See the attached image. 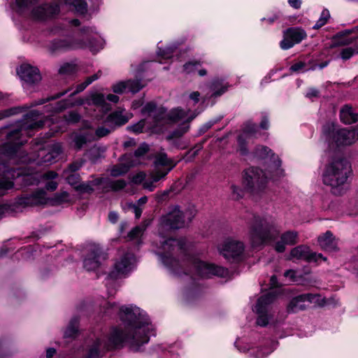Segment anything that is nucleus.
I'll return each instance as SVG.
<instances>
[{
  "instance_id": "nucleus-55",
  "label": "nucleus",
  "mask_w": 358,
  "mask_h": 358,
  "mask_svg": "<svg viewBox=\"0 0 358 358\" xmlns=\"http://www.w3.org/2000/svg\"><path fill=\"white\" fill-rule=\"evenodd\" d=\"M145 176L146 175L144 172H139L132 177L131 182L136 185H138L141 183L143 184V182L145 180Z\"/></svg>"
},
{
  "instance_id": "nucleus-2",
  "label": "nucleus",
  "mask_w": 358,
  "mask_h": 358,
  "mask_svg": "<svg viewBox=\"0 0 358 358\" xmlns=\"http://www.w3.org/2000/svg\"><path fill=\"white\" fill-rule=\"evenodd\" d=\"M108 309L119 315L125 326V332L117 328L113 330L110 341L114 347L126 341L137 350L141 345L148 343L152 327L138 308L133 306L120 307L115 303H108ZM108 313H110V311L108 310Z\"/></svg>"
},
{
  "instance_id": "nucleus-42",
  "label": "nucleus",
  "mask_w": 358,
  "mask_h": 358,
  "mask_svg": "<svg viewBox=\"0 0 358 358\" xmlns=\"http://www.w3.org/2000/svg\"><path fill=\"white\" fill-rule=\"evenodd\" d=\"M201 64L198 61H189L186 62L181 69V73L185 74H191L194 73L200 67Z\"/></svg>"
},
{
  "instance_id": "nucleus-18",
  "label": "nucleus",
  "mask_w": 358,
  "mask_h": 358,
  "mask_svg": "<svg viewBox=\"0 0 358 358\" xmlns=\"http://www.w3.org/2000/svg\"><path fill=\"white\" fill-rule=\"evenodd\" d=\"M243 250V243L234 239L225 241L219 247L220 253L229 261H234L238 259L242 255Z\"/></svg>"
},
{
  "instance_id": "nucleus-57",
  "label": "nucleus",
  "mask_w": 358,
  "mask_h": 358,
  "mask_svg": "<svg viewBox=\"0 0 358 358\" xmlns=\"http://www.w3.org/2000/svg\"><path fill=\"white\" fill-rule=\"evenodd\" d=\"M259 127L262 129H268L269 127V120L266 116H264L261 120Z\"/></svg>"
},
{
  "instance_id": "nucleus-35",
  "label": "nucleus",
  "mask_w": 358,
  "mask_h": 358,
  "mask_svg": "<svg viewBox=\"0 0 358 358\" xmlns=\"http://www.w3.org/2000/svg\"><path fill=\"white\" fill-rule=\"evenodd\" d=\"M60 3L69 4L73 6L77 13L84 14L87 12V3L85 0H55Z\"/></svg>"
},
{
  "instance_id": "nucleus-26",
  "label": "nucleus",
  "mask_w": 358,
  "mask_h": 358,
  "mask_svg": "<svg viewBox=\"0 0 358 358\" xmlns=\"http://www.w3.org/2000/svg\"><path fill=\"white\" fill-rule=\"evenodd\" d=\"M317 241L320 246L324 250L336 252L338 250V241L329 231H327L322 236H319Z\"/></svg>"
},
{
  "instance_id": "nucleus-44",
  "label": "nucleus",
  "mask_w": 358,
  "mask_h": 358,
  "mask_svg": "<svg viewBox=\"0 0 358 358\" xmlns=\"http://www.w3.org/2000/svg\"><path fill=\"white\" fill-rule=\"evenodd\" d=\"M78 320L77 319H73L67 327L66 330L64 332V337L65 338H71L74 337L77 332H78Z\"/></svg>"
},
{
  "instance_id": "nucleus-3",
  "label": "nucleus",
  "mask_w": 358,
  "mask_h": 358,
  "mask_svg": "<svg viewBox=\"0 0 358 358\" xmlns=\"http://www.w3.org/2000/svg\"><path fill=\"white\" fill-rule=\"evenodd\" d=\"M184 97L189 107L187 110L177 107L166 113L164 108H157L153 102L146 103L142 108V114L152 119V122L147 127L148 129L154 132H161L165 124L182 121L183 122L182 127L176 131L174 135L180 136L187 132L189 129L188 123L198 115V113L191 110L190 108L199 102L200 94L198 92H193Z\"/></svg>"
},
{
  "instance_id": "nucleus-12",
  "label": "nucleus",
  "mask_w": 358,
  "mask_h": 358,
  "mask_svg": "<svg viewBox=\"0 0 358 358\" xmlns=\"http://www.w3.org/2000/svg\"><path fill=\"white\" fill-rule=\"evenodd\" d=\"M110 129L104 127H100L94 131L92 128L86 126L79 133L72 134L71 138L73 147L78 150L80 149L87 142L96 141L110 134Z\"/></svg>"
},
{
  "instance_id": "nucleus-60",
  "label": "nucleus",
  "mask_w": 358,
  "mask_h": 358,
  "mask_svg": "<svg viewBox=\"0 0 358 358\" xmlns=\"http://www.w3.org/2000/svg\"><path fill=\"white\" fill-rule=\"evenodd\" d=\"M318 95H319V91L315 88L310 89L306 94V96L310 99H311L313 97H317V96H318Z\"/></svg>"
},
{
  "instance_id": "nucleus-14",
  "label": "nucleus",
  "mask_w": 358,
  "mask_h": 358,
  "mask_svg": "<svg viewBox=\"0 0 358 358\" xmlns=\"http://www.w3.org/2000/svg\"><path fill=\"white\" fill-rule=\"evenodd\" d=\"M275 299L273 292L271 291L265 295L262 296L257 300L255 310L258 315L257 324L265 327L268 324L270 315L268 314V306Z\"/></svg>"
},
{
  "instance_id": "nucleus-34",
  "label": "nucleus",
  "mask_w": 358,
  "mask_h": 358,
  "mask_svg": "<svg viewBox=\"0 0 358 358\" xmlns=\"http://www.w3.org/2000/svg\"><path fill=\"white\" fill-rule=\"evenodd\" d=\"M138 163H121L114 165L110 170V176L113 177H119L127 173L129 169L137 164Z\"/></svg>"
},
{
  "instance_id": "nucleus-25",
  "label": "nucleus",
  "mask_w": 358,
  "mask_h": 358,
  "mask_svg": "<svg viewBox=\"0 0 358 358\" xmlns=\"http://www.w3.org/2000/svg\"><path fill=\"white\" fill-rule=\"evenodd\" d=\"M132 117V113L119 108L107 117L106 122L116 126H121L126 124Z\"/></svg>"
},
{
  "instance_id": "nucleus-58",
  "label": "nucleus",
  "mask_w": 358,
  "mask_h": 358,
  "mask_svg": "<svg viewBox=\"0 0 358 358\" xmlns=\"http://www.w3.org/2000/svg\"><path fill=\"white\" fill-rule=\"evenodd\" d=\"M289 6L295 9H299L301 6V0H288Z\"/></svg>"
},
{
  "instance_id": "nucleus-63",
  "label": "nucleus",
  "mask_w": 358,
  "mask_h": 358,
  "mask_svg": "<svg viewBox=\"0 0 358 358\" xmlns=\"http://www.w3.org/2000/svg\"><path fill=\"white\" fill-rule=\"evenodd\" d=\"M106 99L113 102V103H117L119 101V96L115 95V94H109L107 97H106Z\"/></svg>"
},
{
  "instance_id": "nucleus-59",
  "label": "nucleus",
  "mask_w": 358,
  "mask_h": 358,
  "mask_svg": "<svg viewBox=\"0 0 358 358\" xmlns=\"http://www.w3.org/2000/svg\"><path fill=\"white\" fill-rule=\"evenodd\" d=\"M280 17V13H275L273 16L269 17H264L262 18V21H267L268 23L271 24L274 22L276 20H278Z\"/></svg>"
},
{
  "instance_id": "nucleus-10",
  "label": "nucleus",
  "mask_w": 358,
  "mask_h": 358,
  "mask_svg": "<svg viewBox=\"0 0 358 358\" xmlns=\"http://www.w3.org/2000/svg\"><path fill=\"white\" fill-rule=\"evenodd\" d=\"M152 169L150 172V180H144L143 187L150 192L156 188L155 182L164 178L176 166L178 162L171 158H153Z\"/></svg>"
},
{
  "instance_id": "nucleus-16",
  "label": "nucleus",
  "mask_w": 358,
  "mask_h": 358,
  "mask_svg": "<svg viewBox=\"0 0 358 358\" xmlns=\"http://www.w3.org/2000/svg\"><path fill=\"white\" fill-rule=\"evenodd\" d=\"M185 224L184 215L178 206H174L160 218V227L164 229H180L183 227Z\"/></svg>"
},
{
  "instance_id": "nucleus-48",
  "label": "nucleus",
  "mask_w": 358,
  "mask_h": 358,
  "mask_svg": "<svg viewBox=\"0 0 358 358\" xmlns=\"http://www.w3.org/2000/svg\"><path fill=\"white\" fill-rule=\"evenodd\" d=\"M76 71V65L73 63H64L59 69V73L62 75L71 74Z\"/></svg>"
},
{
  "instance_id": "nucleus-32",
  "label": "nucleus",
  "mask_w": 358,
  "mask_h": 358,
  "mask_svg": "<svg viewBox=\"0 0 358 358\" xmlns=\"http://www.w3.org/2000/svg\"><path fill=\"white\" fill-rule=\"evenodd\" d=\"M57 176L58 174L52 171H48L41 176V178L44 180H47L45 184V188L46 190L53 192L57 189L59 184L54 180L57 178Z\"/></svg>"
},
{
  "instance_id": "nucleus-52",
  "label": "nucleus",
  "mask_w": 358,
  "mask_h": 358,
  "mask_svg": "<svg viewBox=\"0 0 358 358\" xmlns=\"http://www.w3.org/2000/svg\"><path fill=\"white\" fill-rule=\"evenodd\" d=\"M13 187L12 181L0 178V195L3 194V191L11 189Z\"/></svg>"
},
{
  "instance_id": "nucleus-19",
  "label": "nucleus",
  "mask_w": 358,
  "mask_h": 358,
  "mask_svg": "<svg viewBox=\"0 0 358 358\" xmlns=\"http://www.w3.org/2000/svg\"><path fill=\"white\" fill-rule=\"evenodd\" d=\"M306 31L299 27H292L283 31V38L280 43L282 50H288L306 38Z\"/></svg>"
},
{
  "instance_id": "nucleus-7",
  "label": "nucleus",
  "mask_w": 358,
  "mask_h": 358,
  "mask_svg": "<svg viewBox=\"0 0 358 358\" xmlns=\"http://www.w3.org/2000/svg\"><path fill=\"white\" fill-rule=\"evenodd\" d=\"M322 138L330 150L338 154L345 146L358 140V125L353 129L340 128L334 123L326 124L322 129Z\"/></svg>"
},
{
  "instance_id": "nucleus-61",
  "label": "nucleus",
  "mask_w": 358,
  "mask_h": 358,
  "mask_svg": "<svg viewBox=\"0 0 358 358\" xmlns=\"http://www.w3.org/2000/svg\"><path fill=\"white\" fill-rule=\"evenodd\" d=\"M130 206L134 209L136 217L138 219L141 215L142 210L135 204H131Z\"/></svg>"
},
{
  "instance_id": "nucleus-62",
  "label": "nucleus",
  "mask_w": 358,
  "mask_h": 358,
  "mask_svg": "<svg viewBox=\"0 0 358 358\" xmlns=\"http://www.w3.org/2000/svg\"><path fill=\"white\" fill-rule=\"evenodd\" d=\"M108 219L110 222L115 223L118 220V215L115 212H110L108 215Z\"/></svg>"
},
{
  "instance_id": "nucleus-1",
  "label": "nucleus",
  "mask_w": 358,
  "mask_h": 358,
  "mask_svg": "<svg viewBox=\"0 0 358 358\" xmlns=\"http://www.w3.org/2000/svg\"><path fill=\"white\" fill-rule=\"evenodd\" d=\"M50 103L45 106V112L51 113L47 117L51 118L42 121L36 110H31L17 125L10 128L1 129L2 139L0 142V154H13L32 136L34 132L41 128L44 124L50 127L51 135L62 132L65 130L67 123H75L80 120V115L71 111L63 119L55 115L59 111H55L57 103Z\"/></svg>"
},
{
  "instance_id": "nucleus-21",
  "label": "nucleus",
  "mask_w": 358,
  "mask_h": 358,
  "mask_svg": "<svg viewBox=\"0 0 358 358\" xmlns=\"http://www.w3.org/2000/svg\"><path fill=\"white\" fill-rule=\"evenodd\" d=\"M290 259H301L308 262H317L320 259H323L324 261L326 260V258H324L322 254L311 252L309 248L303 245L292 249Z\"/></svg>"
},
{
  "instance_id": "nucleus-41",
  "label": "nucleus",
  "mask_w": 358,
  "mask_h": 358,
  "mask_svg": "<svg viewBox=\"0 0 358 358\" xmlns=\"http://www.w3.org/2000/svg\"><path fill=\"white\" fill-rule=\"evenodd\" d=\"M253 155L255 157H273L275 153L270 148L259 145L255 148Z\"/></svg>"
},
{
  "instance_id": "nucleus-6",
  "label": "nucleus",
  "mask_w": 358,
  "mask_h": 358,
  "mask_svg": "<svg viewBox=\"0 0 358 358\" xmlns=\"http://www.w3.org/2000/svg\"><path fill=\"white\" fill-rule=\"evenodd\" d=\"M352 170L348 158H334L327 164L322 173V180L325 185L331 187L335 195H341L345 191V185Z\"/></svg>"
},
{
  "instance_id": "nucleus-15",
  "label": "nucleus",
  "mask_w": 358,
  "mask_h": 358,
  "mask_svg": "<svg viewBox=\"0 0 358 358\" xmlns=\"http://www.w3.org/2000/svg\"><path fill=\"white\" fill-rule=\"evenodd\" d=\"M134 262L133 254L130 252L124 254L115 262L113 269L109 273V278L116 279L126 276L132 270Z\"/></svg>"
},
{
  "instance_id": "nucleus-38",
  "label": "nucleus",
  "mask_w": 358,
  "mask_h": 358,
  "mask_svg": "<svg viewBox=\"0 0 358 358\" xmlns=\"http://www.w3.org/2000/svg\"><path fill=\"white\" fill-rule=\"evenodd\" d=\"M101 76V71H99L97 73L94 75L88 77L86 80L80 85H78L76 87V90L71 94H76L83 91L89 85H90L92 82L99 79Z\"/></svg>"
},
{
  "instance_id": "nucleus-33",
  "label": "nucleus",
  "mask_w": 358,
  "mask_h": 358,
  "mask_svg": "<svg viewBox=\"0 0 358 358\" xmlns=\"http://www.w3.org/2000/svg\"><path fill=\"white\" fill-rule=\"evenodd\" d=\"M340 117L341 121L345 124H352L357 120V115L348 106H345L341 109Z\"/></svg>"
},
{
  "instance_id": "nucleus-28",
  "label": "nucleus",
  "mask_w": 358,
  "mask_h": 358,
  "mask_svg": "<svg viewBox=\"0 0 358 358\" xmlns=\"http://www.w3.org/2000/svg\"><path fill=\"white\" fill-rule=\"evenodd\" d=\"M37 150L39 151L38 155L55 157L62 152V146L59 143L45 142L41 145H38Z\"/></svg>"
},
{
  "instance_id": "nucleus-8",
  "label": "nucleus",
  "mask_w": 358,
  "mask_h": 358,
  "mask_svg": "<svg viewBox=\"0 0 358 358\" xmlns=\"http://www.w3.org/2000/svg\"><path fill=\"white\" fill-rule=\"evenodd\" d=\"M279 234L280 229L272 217H254L249 231L250 239L254 247L275 240Z\"/></svg>"
},
{
  "instance_id": "nucleus-50",
  "label": "nucleus",
  "mask_w": 358,
  "mask_h": 358,
  "mask_svg": "<svg viewBox=\"0 0 358 358\" xmlns=\"http://www.w3.org/2000/svg\"><path fill=\"white\" fill-rule=\"evenodd\" d=\"M66 182L75 189V186L80 182V176L78 173H73L66 177Z\"/></svg>"
},
{
  "instance_id": "nucleus-43",
  "label": "nucleus",
  "mask_w": 358,
  "mask_h": 358,
  "mask_svg": "<svg viewBox=\"0 0 358 358\" xmlns=\"http://www.w3.org/2000/svg\"><path fill=\"white\" fill-rule=\"evenodd\" d=\"M146 124L145 120H141L136 124L128 126L127 130L135 134H138L144 131Z\"/></svg>"
},
{
  "instance_id": "nucleus-13",
  "label": "nucleus",
  "mask_w": 358,
  "mask_h": 358,
  "mask_svg": "<svg viewBox=\"0 0 358 358\" xmlns=\"http://www.w3.org/2000/svg\"><path fill=\"white\" fill-rule=\"evenodd\" d=\"M94 106L101 108L103 110L107 111L110 109L109 105L106 102V98L101 93H93L90 94L85 100L78 99L75 101L71 100H63L57 103V107L55 111H62L66 108L74 105Z\"/></svg>"
},
{
  "instance_id": "nucleus-53",
  "label": "nucleus",
  "mask_w": 358,
  "mask_h": 358,
  "mask_svg": "<svg viewBox=\"0 0 358 358\" xmlns=\"http://www.w3.org/2000/svg\"><path fill=\"white\" fill-rule=\"evenodd\" d=\"M231 188L234 199L238 200L243 196V191L241 188L236 185H231Z\"/></svg>"
},
{
  "instance_id": "nucleus-11",
  "label": "nucleus",
  "mask_w": 358,
  "mask_h": 358,
  "mask_svg": "<svg viewBox=\"0 0 358 358\" xmlns=\"http://www.w3.org/2000/svg\"><path fill=\"white\" fill-rule=\"evenodd\" d=\"M36 0H15L16 9L20 13L31 10V17L36 20H45L56 15L59 7L46 4L33 7Z\"/></svg>"
},
{
  "instance_id": "nucleus-36",
  "label": "nucleus",
  "mask_w": 358,
  "mask_h": 358,
  "mask_svg": "<svg viewBox=\"0 0 358 358\" xmlns=\"http://www.w3.org/2000/svg\"><path fill=\"white\" fill-rule=\"evenodd\" d=\"M101 182V179H96L94 182H79L75 186V189L80 193H91L93 192V185H99Z\"/></svg>"
},
{
  "instance_id": "nucleus-46",
  "label": "nucleus",
  "mask_w": 358,
  "mask_h": 358,
  "mask_svg": "<svg viewBox=\"0 0 358 358\" xmlns=\"http://www.w3.org/2000/svg\"><path fill=\"white\" fill-rule=\"evenodd\" d=\"M127 185V182L123 179L110 181L108 187L113 191H120L124 189Z\"/></svg>"
},
{
  "instance_id": "nucleus-51",
  "label": "nucleus",
  "mask_w": 358,
  "mask_h": 358,
  "mask_svg": "<svg viewBox=\"0 0 358 358\" xmlns=\"http://www.w3.org/2000/svg\"><path fill=\"white\" fill-rule=\"evenodd\" d=\"M355 53H358V50H356L354 48L350 47V48H344L341 51V55L342 59H348Z\"/></svg>"
},
{
  "instance_id": "nucleus-40",
  "label": "nucleus",
  "mask_w": 358,
  "mask_h": 358,
  "mask_svg": "<svg viewBox=\"0 0 358 358\" xmlns=\"http://www.w3.org/2000/svg\"><path fill=\"white\" fill-rule=\"evenodd\" d=\"M71 200L70 194L66 192H61L55 194L52 199H50V202L52 204H62L64 203H69Z\"/></svg>"
},
{
  "instance_id": "nucleus-39",
  "label": "nucleus",
  "mask_w": 358,
  "mask_h": 358,
  "mask_svg": "<svg viewBox=\"0 0 358 358\" xmlns=\"http://www.w3.org/2000/svg\"><path fill=\"white\" fill-rule=\"evenodd\" d=\"M306 296L309 306L313 304L314 306H323L327 303L320 294H306Z\"/></svg>"
},
{
  "instance_id": "nucleus-29",
  "label": "nucleus",
  "mask_w": 358,
  "mask_h": 358,
  "mask_svg": "<svg viewBox=\"0 0 358 358\" xmlns=\"http://www.w3.org/2000/svg\"><path fill=\"white\" fill-rule=\"evenodd\" d=\"M309 306L306 300V294L294 297L287 306L289 313H297L303 310Z\"/></svg>"
},
{
  "instance_id": "nucleus-4",
  "label": "nucleus",
  "mask_w": 358,
  "mask_h": 358,
  "mask_svg": "<svg viewBox=\"0 0 358 358\" xmlns=\"http://www.w3.org/2000/svg\"><path fill=\"white\" fill-rule=\"evenodd\" d=\"M162 248L164 252L160 255L161 259L166 266L175 269L178 266H192L201 278L224 276L227 273V271L222 266L208 264L185 254L186 242L184 239H169L163 243Z\"/></svg>"
},
{
  "instance_id": "nucleus-47",
  "label": "nucleus",
  "mask_w": 358,
  "mask_h": 358,
  "mask_svg": "<svg viewBox=\"0 0 358 358\" xmlns=\"http://www.w3.org/2000/svg\"><path fill=\"white\" fill-rule=\"evenodd\" d=\"M146 226L145 225H141V226H137L132 229L131 231L129 233L128 236L131 240L137 238L142 236L143 231L145 230Z\"/></svg>"
},
{
  "instance_id": "nucleus-56",
  "label": "nucleus",
  "mask_w": 358,
  "mask_h": 358,
  "mask_svg": "<svg viewBox=\"0 0 358 358\" xmlns=\"http://www.w3.org/2000/svg\"><path fill=\"white\" fill-rule=\"evenodd\" d=\"M81 166H82L81 163H79L77 162H73L69 166L68 169L64 171V173H66L68 172L75 173L77 170H78L81 167Z\"/></svg>"
},
{
  "instance_id": "nucleus-5",
  "label": "nucleus",
  "mask_w": 358,
  "mask_h": 358,
  "mask_svg": "<svg viewBox=\"0 0 358 358\" xmlns=\"http://www.w3.org/2000/svg\"><path fill=\"white\" fill-rule=\"evenodd\" d=\"M103 45L104 40L95 27H83L73 36L50 41L46 45V50L51 55L84 48H88L92 52H97L103 48Z\"/></svg>"
},
{
  "instance_id": "nucleus-23",
  "label": "nucleus",
  "mask_w": 358,
  "mask_h": 358,
  "mask_svg": "<svg viewBox=\"0 0 358 358\" xmlns=\"http://www.w3.org/2000/svg\"><path fill=\"white\" fill-rule=\"evenodd\" d=\"M144 86L145 84H142L138 80H128L127 81H120L115 83L112 87V90L113 92L116 94H123L126 91L136 93Z\"/></svg>"
},
{
  "instance_id": "nucleus-24",
  "label": "nucleus",
  "mask_w": 358,
  "mask_h": 358,
  "mask_svg": "<svg viewBox=\"0 0 358 358\" xmlns=\"http://www.w3.org/2000/svg\"><path fill=\"white\" fill-rule=\"evenodd\" d=\"M299 241V234L296 231H287L282 234L280 240L275 243V249L278 252L285 250V245H292Z\"/></svg>"
},
{
  "instance_id": "nucleus-20",
  "label": "nucleus",
  "mask_w": 358,
  "mask_h": 358,
  "mask_svg": "<svg viewBox=\"0 0 358 358\" xmlns=\"http://www.w3.org/2000/svg\"><path fill=\"white\" fill-rule=\"evenodd\" d=\"M88 253L84 259V267L87 271H94L99 267L104 254L99 245L92 244L88 248Z\"/></svg>"
},
{
  "instance_id": "nucleus-31",
  "label": "nucleus",
  "mask_w": 358,
  "mask_h": 358,
  "mask_svg": "<svg viewBox=\"0 0 358 358\" xmlns=\"http://www.w3.org/2000/svg\"><path fill=\"white\" fill-rule=\"evenodd\" d=\"M229 87V85L223 79L215 78L210 85V90L212 96H218L226 92Z\"/></svg>"
},
{
  "instance_id": "nucleus-9",
  "label": "nucleus",
  "mask_w": 358,
  "mask_h": 358,
  "mask_svg": "<svg viewBox=\"0 0 358 358\" xmlns=\"http://www.w3.org/2000/svg\"><path fill=\"white\" fill-rule=\"evenodd\" d=\"M283 171L278 169L275 175L268 174L257 167H250L245 169L243 174V185L246 191L252 196H259L267 189L270 180L275 176H282Z\"/></svg>"
},
{
  "instance_id": "nucleus-64",
  "label": "nucleus",
  "mask_w": 358,
  "mask_h": 358,
  "mask_svg": "<svg viewBox=\"0 0 358 358\" xmlns=\"http://www.w3.org/2000/svg\"><path fill=\"white\" fill-rule=\"evenodd\" d=\"M56 353V350L53 348H50L46 351L47 358H51Z\"/></svg>"
},
{
  "instance_id": "nucleus-22",
  "label": "nucleus",
  "mask_w": 358,
  "mask_h": 358,
  "mask_svg": "<svg viewBox=\"0 0 358 358\" xmlns=\"http://www.w3.org/2000/svg\"><path fill=\"white\" fill-rule=\"evenodd\" d=\"M20 78L27 84H34L41 80V76L36 67L28 64H22L17 70Z\"/></svg>"
},
{
  "instance_id": "nucleus-17",
  "label": "nucleus",
  "mask_w": 358,
  "mask_h": 358,
  "mask_svg": "<svg viewBox=\"0 0 358 358\" xmlns=\"http://www.w3.org/2000/svg\"><path fill=\"white\" fill-rule=\"evenodd\" d=\"M257 129V124L251 121H248L243 124L237 139L238 150L240 155H245L248 153L247 143L249 139L256 134Z\"/></svg>"
},
{
  "instance_id": "nucleus-45",
  "label": "nucleus",
  "mask_w": 358,
  "mask_h": 358,
  "mask_svg": "<svg viewBox=\"0 0 358 358\" xmlns=\"http://www.w3.org/2000/svg\"><path fill=\"white\" fill-rule=\"evenodd\" d=\"M330 17L329 12L327 9H324L320 15L319 20L317 21L315 24L313 26V29H320L323 27L328 21Z\"/></svg>"
},
{
  "instance_id": "nucleus-37",
  "label": "nucleus",
  "mask_w": 358,
  "mask_h": 358,
  "mask_svg": "<svg viewBox=\"0 0 358 358\" xmlns=\"http://www.w3.org/2000/svg\"><path fill=\"white\" fill-rule=\"evenodd\" d=\"M176 46L174 45H168L164 48L158 46L157 53L158 57H159L162 59H167L172 58L173 57V55L176 52Z\"/></svg>"
},
{
  "instance_id": "nucleus-30",
  "label": "nucleus",
  "mask_w": 358,
  "mask_h": 358,
  "mask_svg": "<svg viewBox=\"0 0 358 358\" xmlns=\"http://www.w3.org/2000/svg\"><path fill=\"white\" fill-rule=\"evenodd\" d=\"M79 25L80 22L77 19L65 20L62 22H57L51 29L50 31L52 34L55 35L62 34L64 32L68 31L69 28L78 27Z\"/></svg>"
},
{
  "instance_id": "nucleus-27",
  "label": "nucleus",
  "mask_w": 358,
  "mask_h": 358,
  "mask_svg": "<svg viewBox=\"0 0 358 358\" xmlns=\"http://www.w3.org/2000/svg\"><path fill=\"white\" fill-rule=\"evenodd\" d=\"M49 202L50 199L47 198L46 192L43 189L22 199V203L27 206L45 205Z\"/></svg>"
},
{
  "instance_id": "nucleus-49",
  "label": "nucleus",
  "mask_w": 358,
  "mask_h": 358,
  "mask_svg": "<svg viewBox=\"0 0 358 358\" xmlns=\"http://www.w3.org/2000/svg\"><path fill=\"white\" fill-rule=\"evenodd\" d=\"M150 145L145 143H143L135 150V157H143V155L150 153Z\"/></svg>"
},
{
  "instance_id": "nucleus-54",
  "label": "nucleus",
  "mask_w": 358,
  "mask_h": 358,
  "mask_svg": "<svg viewBox=\"0 0 358 358\" xmlns=\"http://www.w3.org/2000/svg\"><path fill=\"white\" fill-rule=\"evenodd\" d=\"M290 70L296 73L304 72L306 71V64L303 62H296L290 67Z\"/></svg>"
}]
</instances>
